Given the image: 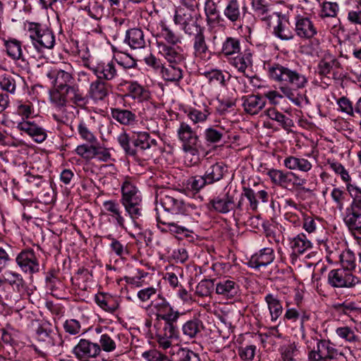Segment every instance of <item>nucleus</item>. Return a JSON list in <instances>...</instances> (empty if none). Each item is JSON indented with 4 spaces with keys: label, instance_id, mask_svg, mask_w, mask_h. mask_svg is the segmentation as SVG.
Wrapping results in <instances>:
<instances>
[{
    "label": "nucleus",
    "instance_id": "obj_23",
    "mask_svg": "<svg viewBox=\"0 0 361 361\" xmlns=\"http://www.w3.org/2000/svg\"><path fill=\"white\" fill-rule=\"evenodd\" d=\"M274 257L272 248H263L251 257L248 264L252 268L259 269L261 267H265L270 264L274 261Z\"/></svg>",
    "mask_w": 361,
    "mask_h": 361
},
{
    "label": "nucleus",
    "instance_id": "obj_64",
    "mask_svg": "<svg viewBox=\"0 0 361 361\" xmlns=\"http://www.w3.org/2000/svg\"><path fill=\"white\" fill-rule=\"evenodd\" d=\"M298 351L295 343L288 344L281 348V357L283 361H296L295 356Z\"/></svg>",
    "mask_w": 361,
    "mask_h": 361
},
{
    "label": "nucleus",
    "instance_id": "obj_12",
    "mask_svg": "<svg viewBox=\"0 0 361 361\" xmlns=\"http://www.w3.org/2000/svg\"><path fill=\"white\" fill-rule=\"evenodd\" d=\"M273 27V34L281 40H290L294 37L293 27L288 17L281 13H278L276 17L271 20L270 24L267 25Z\"/></svg>",
    "mask_w": 361,
    "mask_h": 361
},
{
    "label": "nucleus",
    "instance_id": "obj_33",
    "mask_svg": "<svg viewBox=\"0 0 361 361\" xmlns=\"http://www.w3.org/2000/svg\"><path fill=\"white\" fill-rule=\"evenodd\" d=\"M267 175L269 177L272 183L288 190L291 171H283L282 170L271 169Z\"/></svg>",
    "mask_w": 361,
    "mask_h": 361
},
{
    "label": "nucleus",
    "instance_id": "obj_8",
    "mask_svg": "<svg viewBox=\"0 0 361 361\" xmlns=\"http://www.w3.org/2000/svg\"><path fill=\"white\" fill-rule=\"evenodd\" d=\"M343 355L329 340L321 339L317 342V349L310 351L308 357L311 361H329Z\"/></svg>",
    "mask_w": 361,
    "mask_h": 361
},
{
    "label": "nucleus",
    "instance_id": "obj_14",
    "mask_svg": "<svg viewBox=\"0 0 361 361\" xmlns=\"http://www.w3.org/2000/svg\"><path fill=\"white\" fill-rule=\"evenodd\" d=\"M16 262L20 269L32 275L39 271V262L35 252L32 249L22 250L16 257Z\"/></svg>",
    "mask_w": 361,
    "mask_h": 361
},
{
    "label": "nucleus",
    "instance_id": "obj_31",
    "mask_svg": "<svg viewBox=\"0 0 361 361\" xmlns=\"http://www.w3.org/2000/svg\"><path fill=\"white\" fill-rule=\"evenodd\" d=\"M159 53L171 63V68L176 65H183L185 58L183 54L176 51L174 48L167 46L162 42H158Z\"/></svg>",
    "mask_w": 361,
    "mask_h": 361
},
{
    "label": "nucleus",
    "instance_id": "obj_60",
    "mask_svg": "<svg viewBox=\"0 0 361 361\" xmlns=\"http://www.w3.org/2000/svg\"><path fill=\"white\" fill-rule=\"evenodd\" d=\"M209 114L206 109L202 111L197 109H191L187 113L188 117L193 123V124L204 122L207 119Z\"/></svg>",
    "mask_w": 361,
    "mask_h": 361
},
{
    "label": "nucleus",
    "instance_id": "obj_19",
    "mask_svg": "<svg viewBox=\"0 0 361 361\" xmlns=\"http://www.w3.org/2000/svg\"><path fill=\"white\" fill-rule=\"evenodd\" d=\"M235 200L233 195L227 192L209 200V209L221 214H227L234 208Z\"/></svg>",
    "mask_w": 361,
    "mask_h": 361
},
{
    "label": "nucleus",
    "instance_id": "obj_36",
    "mask_svg": "<svg viewBox=\"0 0 361 361\" xmlns=\"http://www.w3.org/2000/svg\"><path fill=\"white\" fill-rule=\"evenodd\" d=\"M204 329L203 322L198 318H193L187 321L182 326L184 336L189 338L197 337Z\"/></svg>",
    "mask_w": 361,
    "mask_h": 361
},
{
    "label": "nucleus",
    "instance_id": "obj_59",
    "mask_svg": "<svg viewBox=\"0 0 361 361\" xmlns=\"http://www.w3.org/2000/svg\"><path fill=\"white\" fill-rule=\"evenodd\" d=\"M226 133L223 128H209L205 130V139L209 142L216 143L219 142Z\"/></svg>",
    "mask_w": 361,
    "mask_h": 361
},
{
    "label": "nucleus",
    "instance_id": "obj_25",
    "mask_svg": "<svg viewBox=\"0 0 361 361\" xmlns=\"http://www.w3.org/2000/svg\"><path fill=\"white\" fill-rule=\"evenodd\" d=\"M6 283L11 286L13 290L20 295H23L27 292V286L23 276L17 271L7 270L3 274Z\"/></svg>",
    "mask_w": 361,
    "mask_h": 361
},
{
    "label": "nucleus",
    "instance_id": "obj_46",
    "mask_svg": "<svg viewBox=\"0 0 361 361\" xmlns=\"http://www.w3.org/2000/svg\"><path fill=\"white\" fill-rule=\"evenodd\" d=\"M240 51V40L235 37H228L222 44L221 53L228 59L233 57L235 54Z\"/></svg>",
    "mask_w": 361,
    "mask_h": 361
},
{
    "label": "nucleus",
    "instance_id": "obj_48",
    "mask_svg": "<svg viewBox=\"0 0 361 361\" xmlns=\"http://www.w3.org/2000/svg\"><path fill=\"white\" fill-rule=\"evenodd\" d=\"M170 361H202L199 354L188 348H178L171 356Z\"/></svg>",
    "mask_w": 361,
    "mask_h": 361
},
{
    "label": "nucleus",
    "instance_id": "obj_7",
    "mask_svg": "<svg viewBox=\"0 0 361 361\" xmlns=\"http://www.w3.org/2000/svg\"><path fill=\"white\" fill-rule=\"evenodd\" d=\"M97 80L93 82L90 88V97L94 101L104 99L108 94V91L102 80H109L114 78L116 69H92Z\"/></svg>",
    "mask_w": 361,
    "mask_h": 361
},
{
    "label": "nucleus",
    "instance_id": "obj_28",
    "mask_svg": "<svg viewBox=\"0 0 361 361\" xmlns=\"http://www.w3.org/2000/svg\"><path fill=\"white\" fill-rule=\"evenodd\" d=\"M18 128L20 130L26 133L38 143L42 142L47 138V133L44 129L33 123L29 121L20 122L18 124Z\"/></svg>",
    "mask_w": 361,
    "mask_h": 361
},
{
    "label": "nucleus",
    "instance_id": "obj_2",
    "mask_svg": "<svg viewBox=\"0 0 361 361\" xmlns=\"http://www.w3.org/2000/svg\"><path fill=\"white\" fill-rule=\"evenodd\" d=\"M180 316H169L155 319L154 324L155 339L160 348L163 349L170 348L172 341L178 338L177 322Z\"/></svg>",
    "mask_w": 361,
    "mask_h": 361
},
{
    "label": "nucleus",
    "instance_id": "obj_53",
    "mask_svg": "<svg viewBox=\"0 0 361 361\" xmlns=\"http://www.w3.org/2000/svg\"><path fill=\"white\" fill-rule=\"evenodd\" d=\"M331 197L333 200L334 207L341 212L347 202L348 194L338 188H334L331 192Z\"/></svg>",
    "mask_w": 361,
    "mask_h": 361
},
{
    "label": "nucleus",
    "instance_id": "obj_40",
    "mask_svg": "<svg viewBox=\"0 0 361 361\" xmlns=\"http://www.w3.org/2000/svg\"><path fill=\"white\" fill-rule=\"evenodd\" d=\"M105 210L116 221L118 226L124 228L125 219L122 215L121 207L118 202L114 200L105 201L103 204Z\"/></svg>",
    "mask_w": 361,
    "mask_h": 361
},
{
    "label": "nucleus",
    "instance_id": "obj_3",
    "mask_svg": "<svg viewBox=\"0 0 361 361\" xmlns=\"http://www.w3.org/2000/svg\"><path fill=\"white\" fill-rule=\"evenodd\" d=\"M121 202L132 220L135 222L142 214V199L137 188L129 180H126L121 187Z\"/></svg>",
    "mask_w": 361,
    "mask_h": 361
},
{
    "label": "nucleus",
    "instance_id": "obj_11",
    "mask_svg": "<svg viewBox=\"0 0 361 361\" xmlns=\"http://www.w3.org/2000/svg\"><path fill=\"white\" fill-rule=\"evenodd\" d=\"M269 75L275 81L291 85L296 88L303 87L307 82L305 75L291 69H269Z\"/></svg>",
    "mask_w": 361,
    "mask_h": 361
},
{
    "label": "nucleus",
    "instance_id": "obj_26",
    "mask_svg": "<svg viewBox=\"0 0 361 361\" xmlns=\"http://www.w3.org/2000/svg\"><path fill=\"white\" fill-rule=\"evenodd\" d=\"M244 111L250 115L257 114L265 106L266 102L260 95L250 94L242 97Z\"/></svg>",
    "mask_w": 361,
    "mask_h": 361
},
{
    "label": "nucleus",
    "instance_id": "obj_20",
    "mask_svg": "<svg viewBox=\"0 0 361 361\" xmlns=\"http://www.w3.org/2000/svg\"><path fill=\"white\" fill-rule=\"evenodd\" d=\"M251 6L255 14L265 25H269L271 20L279 13L273 11V5L267 0H251Z\"/></svg>",
    "mask_w": 361,
    "mask_h": 361
},
{
    "label": "nucleus",
    "instance_id": "obj_42",
    "mask_svg": "<svg viewBox=\"0 0 361 361\" xmlns=\"http://www.w3.org/2000/svg\"><path fill=\"white\" fill-rule=\"evenodd\" d=\"M150 135L147 132H139L131 138L133 142V149L135 150V157L138 153H142L146 149H149Z\"/></svg>",
    "mask_w": 361,
    "mask_h": 361
},
{
    "label": "nucleus",
    "instance_id": "obj_30",
    "mask_svg": "<svg viewBox=\"0 0 361 361\" xmlns=\"http://www.w3.org/2000/svg\"><path fill=\"white\" fill-rule=\"evenodd\" d=\"M204 12L207 17V25L210 27L222 25L224 19L220 16L217 6L212 0H207L204 4Z\"/></svg>",
    "mask_w": 361,
    "mask_h": 361
},
{
    "label": "nucleus",
    "instance_id": "obj_18",
    "mask_svg": "<svg viewBox=\"0 0 361 361\" xmlns=\"http://www.w3.org/2000/svg\"><path fill=\"white\" fill-rule=\"evenodd\" d=\"M215 290L217 295L226 299H233L239 295L240 286L231 277H224L216 281Z\"/></svg>",
    "mask_w": 361,
    "mask_h": 361
},
{
    "label": "nucleus",
    "instance_id": "obj_1",
    "mask_svg": "<svg viewBox=\"0 0 361 361\" xmlns=\"http://www.w3.org/2000/svg\"><path fill=\"white\" fill-rule=\"evenodd\" d=\"M174 192H161L159 201L161 207L157 208L158 227L162 232L182 234L190 231L184 226V219L190 206L176 197Z\"/></svg>",
    "mask_w": 361,
    "mask_h": 361
},
{
    "label": "nucleus",
    "instance_id": "obj_57",
    "mask_svg": "<svg viewBox=\"0 0 361 361\" xmlns=\"http://www.w3.org/2000/svg\"><path fill=\"white\" fill-rule=\"evenodd\" d=\"M6 51L8 54L13 59H20L22 49L20 42L16 39L8 40L6 44Z\"/></svg>",
    "mask_w": 361,
    "mask_h": 361
},
{
    "label": "nucleus",
    "instance_id": "obj_44",
    "mask_svg": "<svg viewBox=\"0 0 361 361\" xmlns=\"http://www.w3.org/2000/svg\"><path fill=\"white\" fill-rule=\"evenodd\" d=\"M96 303L104 310L113 313L119 306L116 299L109 295L104 293H99L95 295Z\"/></svg>",
    "mask_w": 361,
    "mask_h": 361
},
{
    "label": "nucleus",
    "instance_id": "obj_39",
    "mask_svg": "<svg viewBox=\"0 0 361 361\" xmlns=\"http://www.w3.org/2000/svg\"><path fill=\"white\" fill-rule=\"evenodd\" d=\"M225 167L221 163L216 162L210 165L206 169L204 172V178L207 179L209 185L221 180L225 173Z\"/></svg>",
    "mask_w": 361,
    "mask_h": 361
},
{
    "label": "nucleus",
    "instance_id": "obj_61",
    "mask_svg": "<svg viewBox=\"0 0 361 361\" xmlns=\"http://www.w3.org/2000/svg\"><path fill=\"white\" fill-rule=\"evenodd\" d=\"M207 185H209L207 183L204 176H194L190 177L188 180V185L192 191L199 192Z\"/></svg>",
    "mask_w": 361,
    "mask_h": 361
},
{
    "label": "nucleus",
    "instance_id": "obj_55",
    "mask_svg": "<svg viewBox=\"0 0 361 361\" xmlns=\"http://www.w3.org/2000/svg\"><path fill=\"white\" fill-rule=\"evenodd\" d=\"M339 10V6L336 2L324 1L322 3L319 13L321 18H336Z\"/></svg>",
    "mask_w": 361,
    "mask_h": 361
},
{
    "label": "nucleus",
    "instance_id": "obj_50",
    "mask_svg": "<svg viewBox=\"0 0 361 361\" xmlns=\"http://www.w3.org/2000/svg\"><path fill=\"white\" fill-rule=\"evenodd\" d=\"M202 75H204L212 83H219L224 85V82L229 80L231 74L226 70L221 69H211L209 71H204L200 73Z\"/></svg>",
    "mask_w": 361,
    "mask_h": 361
},
{
    "label": "nucleus",
    "instance_id": "obj_9",
    "mask_svg": "<svg viewBox=\"0 0 361 361\" xmlns=\"http://www.w3.org/2000/svg\"><path fill=\"white\" fill-rule=\"evenodd\" d=\"M195 16V8L179 7L176 11L173 20L186 34L191 35L201 28L196 22Z\"/></svg>",
    "mask_w": 361,
    "mask_h": 361
},
{
    "label": "nucleus",
    "instance_id": "obj_54",
    "mask_svg": "<svg viewBox=\"0 0 361 361\" xmlns=\"http://www.w3.org/2000/svg\"><path fill=\"white\" fill-rule=\"evenodd\" d=\"M215 280H202L196 286L195 295L204 298L209 296L215 286Z\"/></svg>",
    "mask_w": 361,
    "mask_h": 361
},
{
    "label": "nucleus",
    "instance_id": "obj_41",
    "mask_svg": "<svg viewBox=\"0 0 361 361\" xmlns=\"http://www.w3.org/2000/svg\"><path fill=\"white\" fill-rule=\"evenodd\" d=\"M47 76L51 79H54V84L56 87L61 90H66V87H70L67 82L72 80V75L64 70L54 69L47 73Z\"/></svg>",
    "mask_w": 361,
    "mask_h": 361
},
{
    "label": "nucleus",
    "instance_id": "obj_10",
    "mask_svg": "<svg viewBox=\"0 0 361 361\" xmlns=\"http://www.w3.org/2000/svg\"><path fill=\"white\" fill-rule=\"evenodd\" d=\"M328 283L334 288H353L361 284V280L345 269H335L328 274Z\"/></svg>",
    "mask_w": 361,
    "mask_h": 361
},
{
    "label": "nucleus",
    "instance_id": "obj_32",
    "mask_svg": "<svg viewBox=\"0 0 361 361\" xmlns=\"http://www.w3.org/2000/svg\"><path fill=\"white\" fill-rule=\"evenodd\" d=\"M254 53L249 49L240 52L237 56L229 58L230 64L235 68H248L254 65Z\"/></svg>",
    "mask_w": 361,
    "mask_h": 361
},
{
    "label": "nucleus",
    "instance_id": "obj_5",
    "mask_svg": "<svg viewBox=\"0 0 361 361\" xmlns=\"http://www.w3.org/2000/svg\"><path fill=\"white\" fill-rule=\"evenodd\" d=\"M347 191L353 199L352 203L345 210L343 219L346 225L360 228L361 222V189L355 185L347 184Z\"/></svg>",
    "mask_w": 361,
    "mask_h": 361
},
{
    "label": "nucleus",
    "instance_id": "obj_56",
    "mask_svg": "<svg viewBox=\"0 0 361 361\" xmlns=\"http://www.w3.org/2000/svg\"><path fill=\"white\" fill-rule=\"evenodd\" d=\"M159 292L160 291L157 288L151 286L140 290L137 293V296L142 302H150L151 303L152 300L155 299Z\"/></svg>",
    "mask_w": 361,
    "mask_h": 361
},
{
    "label": "nucleus",
    "instance_id": "obj_34",
    "mask_svg": "<svg viewBox=\"0 0 361 361\" xmlns=\"http://www.w3.org/2000/svg\"><path fill=\"white\" fill-rule=\"evenodd\" d=\"M271 316V322H276L283 312V306L276 295L268 293L264 298Z\"/></svg>",
    "mask_w": 361,
    "mask_h": 361
},
{
    "label": "nucleus",
    "instance_id": "obj_4",
    "mask_svg": "<svg viewBox=\"0 0 361 361\" xmlns=\"http://www.w3.org/2000/svg\"><path fill=\"white\" fill-rule=\"evenodd\" d=\"M25 28L34 47L37 49H51L55 44V36L52 30L39 23L28 22Z\"/></svg>",
    "mask_w": 361,
    "mask_h": 361
},
{
    "label": "nucleus",
    "instance_id": "obj_51",
    "mask_svg": "<svg viewBox=\"0 0 361 361\" xmlns=\"http://www.w3.org/2000/svg\"><path fill=\"white\" fill-rule=\"evenodd\" d=\"M267 115L271 120L277 121L285 130H288L290 127L293 126L292 119L286 117L274 108L269 109L267 111Z\"/></svg>",
    "mask_w": 361,
    "mask_h": 361
},
{
    "label": "nucleus",
    "instance_id": "obj_6",
    "mask_svg": "<svg viewBox=\"0 0 361 361\" xmlns=\"http://www.w3.org/2000/svg\"><path fill=\"white\" fill-rule=\"evenodd\" d=\"M177 135L182 144L183 150L186 153L197 156V144L200 142L197 128L192 129L188 123L182 121L177 130Z\"/></svg>",
    "mask_w": 361,
    "mask_h": 361
},
{
    "label": "nucleus",
    "instance_id": "obj_13",
    "mask_svg": "<svg viewBox=\"0 0 361 361\" xmlns=\"http://www.w3.org/2000/svg\"><path fill=\"white\" fill-rule=\"evenodd\" d=\"M76 153L86 159L97 158L102 161H108L111 159V153L108 148H106L99 143H91L88 145H81L77 147Z\"/></svg>",
    "mask_w": 361,
    "mask_h": 361
},
{
    "label": "nucleus",
    "instance_id": "obj_35",
    "mask_svg": "<svg viewBox=\"0 0 361 361\" xmlns=\"http://www.w3.org/2000/svg\"><path fill=\"white\" fill-rule=\"evenodd\" d=\"M290 247L294 253L303 254L312 247V242L303 233L298 234L290 241Z\"/></svg>",
    "mask_w": 361,
    "mask_h": 361
},
{
    "label": "nucleus",
    "instance_id": "obj_63",
    "mask_svg": "<svg viewBox=\"0 0 361 361\" xmlns=\"http://www.w3.org/2000/svg\"><path fill=\"white\" fill-rule=\"evenodd\" d=\"M106 238L111 240V250L117 256L122 257L125 254H128L126 247L119 240L114 238L111 235H108Z\"/></svg>",
    "mask_w": 361,
    "mask_h": 361
},
{
    "label": "nucleus",
    "instance_id": "obj_21",
    "mask_svg": "<svg viewBox=\"0 0 361 361\" xmlns=\"http://www.w3.org/2000/svg\"><path fill=\"white\" fill-rule=\"evenodd\" d=\"M295 26V32L300 38L311 39L317 33L313 21L308 17L297 16Z\"/></svg>",
    "mask_w": 361,
    "mask_h": 361
},
{
    "label": "nucleus",
    "instance_id": "obj_49",
    "mask_svg": "<svg viewBox=\"0 0 361 361\" xmlns=\"http://www.w3.org/2000/svg\"><path fill=\"white\" fill-rule=\"evenodd\" d=\"M357 329L355 328H351L348 326L338 327L336 329V335L345 342L350 343H360V339L359 336L355 333Z\"/></svg>",
    "mask_w": 361,
    "mask_h": 361
},
{
    "label": "nucleus",
    "instance_id": "obj_52",
    "mask_svg": "<svg viewBox=\"0 0 361 361\" xmlns=\"http://www.w3.org/2000/svg\"><path fill=\"white\" fill-rule=\"evenodd\" d=\"M119 338V335L112 334H103L99 338V346L101 351L104 350L106 353L114 351L116 348V340Z\"/></svg>",
    "mask_w": 361,
    "mask_h": 361
},
{
    "label": "nucleus",
    "instance_id": "obj_58",
    "mask_svg": "<svg viewBox=\"0 0 361 361\" xmlns=\"http://www.w3.org/2000/svg\"><path fill=\"white\" fill-rule=\"evenodd\" d=\"M161 31L159 36L164 39L167 43L175 45L180 42L178 36H177L171 29H169L164 23L160 25Z\"/></svg>",
    "mask_w": 361,
    "mask_h": 361
},
{
    "label": "nucleus",
    "instance_id": "obj_22",
    "mask_svg": "<svg viewBox=\"0 0 361 361\" xmlns=\"http://www.w3.org/2000/svg\"><path fill=\"white\" fill-rule=\"evenodd\" d=\"M242 196L247 199L250 209L253 212L257 211L258 208V199L261 200L264 203H267L269 200V194L264 189H253L249 187H243Z\"/></svg>",
    "mask_w": 361,
    "mask_h": 361
},
{
    "label": "nucleus",
    "instance_id": "obj_62",
    "mask_svg": "<svg viewBox=\"0 0 361 361\" xmlns=\"http://www.w3.org/2000/svg\"><path fill=\"white\" fill-rule=\"evenodd\" d=\"M63 90L59 87L50 92V100L54 108L67 103V97L65 92H62Z\"/></svg>",
    "mask_w": 361,
    "mask_h": 361
},
{
    "label": "nucleus",
    "instance_id": "obj_17",
    "mask_svg": "<svg viewBox=\"0 0 361 361\" xmlns=\"http://www.w3.org/2000/svg\"><path fill=\"white\" fill-rule=\"evenodd\" d=\"M150 306L154 310L155 319L181 315L180 312L173 309L161 292H159L155 299L152 300Z\"/></svg>",
    "mask_w": 361,
    "mask_h": 361
},
{
    "label": "nucleus",
    "instance_id": "obj_27",
    "mask_svg": "<svg viewBox=\"0 0 361 361\" xmlns=\"http://www.w3.org/2000/svg\"><path fill=\"white\" fill-rule=\"evenodd\" d=\"M283 165L290 171H299L308 173L312 169L310 161L301 157L288 156L283 160Z\"/></svg>",
    "mask_w": 361,
    "mask_h": 361
},
{
    "label": "nucleus",
    "instance_id": "obj_15",
    "mask_svg": "<svg viewBox=\"0 0 361 361\" xmlns=\"http://www.w3.org/2000/svg\"><path fill=\"white\" fill-rule=\"evenodd\" d=\"M246 10V6H242L240 1L229 0L224 8L223 14L233 25L241 27Z\"/></svg>",
    "mask_w": 361,
    "mask_h": 361
},
{
    "label": "nucleus",
    "instance_id": "obj_37",
    "mask_svg": "<svg viewBox=\"0 0 361 361\" xmlns=\"http://www.w3.org/2000/svg\"><path fill=\"white\" fill-rule=\"evenodd\" d=\"M128 86L126 97L137 99L140 102L147 101L150 98V92L137 82H130Z\"/></svg>",
    "mask_w": 361,
    "mask_h": 361
},
{
    "label": "nucleus",
    "instance_id": "obj_45",
    "mask_svg": "<svg viewBox=\"0 0 361 361\" xmlns=\"http://www.w3.org/2000/svg\"><path fill=\"white\" fill-rule=\"evenodd\" d=\"M64 90L67 97V99H68L73 104L78 106H83L87 103V97L83 94L78 87H66V89Z\"/></svg>",
    "mask_w": 361,
    "mask_h": 361
},
{
    "label": "nucleus",
    "instance_id": "obj_29",
    "mask_svg": "<svg viewBox=\"0 0 361 361\" xmlns=\"http://www.w3.org/2000/svg\"><path fill=\"white\" fill-rule=\"evenodd\" d=\"M124 42L131 49H137L145 47L143 31L139 28H132L126 31Z\"/></svg>",
    "mask_w": 361,
    "mask_h": 361
},
{
    "label": "nucleus",
    "instance_id": "obj_43",
    "mask_svg": "<svg viewBox=\"0 0 361 361\" xmlns=\"http://www.w3.org/2000/svg\"><path fill=\"white\" fill-rule=\"evenodd\" d=\"M111 114L113 118L122 125H133L136 121L135 114L127 109H111Z\"/></svg>",
    "mask_w": 361,
    "mask_h": 361
},
{
    "label": "nucleus",
    "instance_id": "obj_24",
    "mask_svg": "<svg viewBox=\"0 0 361 361\" xmlns=\"http://www.w3.org/2000/svg\"><path fill=\"white\" fill-rule=\"evenodd\" d=\"M195 56L197 61L207 62L211 58V52L205 42L202 28L194 34Z\"/></svg>",
    "mask_w": 361,
    "mask_h": 361
},
{
    "label": "nucleus",
    "instance_id": "obj_47",
    "mask_svg": "<svg viewBox=\"0 0 361 361\" xmlns=\"http://www.w3.org/2000/svg\"><path fill=\"white\" fill-rule=\"evenodd\" d=\"M54 109L52 116L59 123H66L73 117V106L66 104L56 106Z\"/></svg>",
    "mask_w": 361,
    "mask_h": 361
},
{
    "label": "nucleus",
    "instance_id": "obj_16",
    "mask_svg": "<svg viewBox=\"0 0 361 361\" xmlns=\"http://www.w3.org/2000/svg\"><path fill=\"white\" fill-rule=\"evenodd\" d=\"M73 352L78 359L87 360L97 357L101 353V348L96 343L82 338L74 347Z\"/></svg>",
    "mask_w": 361,
    "mask_h": 361
},
{
    "label": "nucleus",
    "instance_id": "obj_38",
    "mask_svg": "<svg viewBox=\"0 0 361 361\" xmlns=\"http://www.w3.org/2000/svg\"><path fill=\"white\" fill-rule=\"evenodd\" d=\"M283 319L284 322H295L300 319V327L303 329L305 322L310 319V314L303 310H297L287 306Z\"/></svg>",
    "mask_w": 361,
    "mask_h": 361
}]
</instances>
